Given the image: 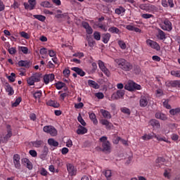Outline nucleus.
<instances>
[{"instance_id":"obj_10","label":"nucleus","mask_w":180,"mask_h":180,"mask_svg":"<svg viewBox=\"0 0 180 180\" xmlns=\"http://www.w3.org/2000/svg\"><path fill=\"white\" fill-rule=\"evenodd\" d=\"M54 74H46L44 76V82L46 85H48L49 82H52V81H54Z\"/></svg>"},{"instance_id":"obj_61","label":"nucleus","mask_w":180,"mask_h":180,"mask_svg":"<svg viewBox=\"0 0 180 180\" xmlns=\"http://www.w3.org/2000/svg\"><path fill=\"white\" fill-rule=\"evenodd\" d=\"M39 53L41 56H44V54H47V49L42 48L39 50Z\"/></svg>"},{"instance_id":"obj_20","label":"nucleus","mask_w":180,"mask_h":180,"mask_svg":"<svg viewBox=\"0 0 180 180\" xmlns=\"http://www.w3.org/2000/svg\"><path fill=\"white\" fill-rule=\"evenodd\" d=\"M4 88L6 91L8 92L9 96H11L14 94L13 88L11 86V84H9V83H6L4 85Z\"/></svg>"},{"instance_id":"obj_8","label":"nucleus","mask_w":180,"mask_h":180,"mask_svg":"<svg viewBox=\"0 0 180 180\" xmlns=\"http://www.w3.org/2000/svg\"><path fill=\"white\" fill-rule=\"evenodd\" d=\"M13 164L16 169H20V155L18 154L13 155Z\"/></svg>"},{"instance_id":"obj_17","label":"nucleus","mask_w":180,"mask_h":180,"mask_svg":"<svg viewBox=\"0 0 180 180\" xmlns=\"http://www.w3.org/2000/svg\"><path fill=\"white\" fill-rule=\"evenodd\" d=\"M71 70L72 71H75V72H76L77 75H79L80 77H85V72H84L82 69L75 67V68H72Z\"/></svg>"},{"instance_id":"obj_53","label":"nucleus","mask_w":180,"mask_h":180,"mask_svg":"<svg viewBox=\"0 0 180 180\" xmlns=\"http://www.w3.org/2000/svg\"><path fill=\"white\" fill-rule=\"evenodd\" d=\"M27 82L28 85H34V79H33V76H31L28 79H27Z\"/></svg>"},{"instance_id":"obj_57","label":"nucleus","mask_w":180,"mask_h":180,"mask_svg":"<svg viewBox=\"0 0 180 180\" xmlns=\"http://www.w3.org/2000/svg\"><path fill=\"white\" fill-rule=\"evenodd\" d=\"M49 174V172H47V170H46V169L42 168L40 170V174L42 175L43 176H47V174Z\"/></svg>"},{"instance_id":"obj_18","label":"nucleus","mask_w":180,"mask_h":180,"mask_svg":"<svg viewBox=\"0 0 180 180\" xmlns=\"http://www.w3.org/2000/svg\"><path fill=\"white\" fill-rule=\"evenodd\" d=\"M19 67H25V68H30V61L29 60H20L18 63Z\"/></svg>"},{"instance_id":"obj_40","label":"nucleus","mask_w":180,"mask_h":180,"mask_svg":"<svg viewBox=\"0 0 180 180\" xmlns=\"http://www.w3.org/2000/svg\"><path fill=\"white\" fill-rule=\"evenodd\" d=\"M170 115H172V116H175V115H178V113H180V108H174L169 110Z\"/></svg>"},{"instance_id":"obj_58","label":"nucleus","mask_w":180,"mask_h":180,"mask_svg":"<svg viewBox=\"0 0 180 180\" xmlns=\"http://www.w3.org/2000/svg\"><path fill=\"white\" fill-rule=\"evenodd\" d=\"M96 96L98 98V99H103V98H105L103 93L101 92L96 93Z\"/></svg>"},{"instance_id":"obj_25","label":"nucleus","mask_w":180,"mask_h":180,"mask_svg":"<svg viewBox=\"0 0 180 180\" xmlns=\"http://www.w3.org/2000/svg\"><path fill=\"white\" fill-rule=\"evenodd\" d=\"M153 137L154 139H156L158 141H165V143H171V141H168V139H167L165 136L161 137L160 135H157L155 134Z\"/></svg>"},{"instance_id":"obj_33","label":"nucleus","mask_w":180,"mask_h":180,"mask_svg":"<svg viewBox=\"0 0 180 180\" xmlns=\"http://www.w3.org/2000/svg\"><path fill=\"white\" fill-rule=\"evenodd\" d=\"M110 33H115V34H119L120 33V30L116 27H111L108 29Z\"/></svg>"},{"instance_id":"obj_50","label":"nucleus","mask_w":180,"mask_h":180,"mask_svg":"<svg viewBox=\"0 0 180 180\" xmlns=\"http://www.w3.org/2000/svg\"><path fill=\"white\" fill-rule=\"evenodd\" d=\"M67 16H68V13H65L63 14H57L56 15L55 18H56L57 19H63L64 18H67Z\"/></svg>"},{"instance_id":"obj_63","label":"nucleus","mask_w":180,"mask_h":180,"mask_svg":"<svg viewBox=\"0 0 180 180\" xmlns=\"http://www.w3.org/2000/svg\"><path fill=\"white\" fill-rule=\"evenodd\" d=\"M105 176L107 178H110V176H112V171L106 170L105 172Z\"/></svg>"},{"instance_id":"obj_5","label":"nucleus","mask_w":180,"mask_h":180,"mask_svg":"<svg viewBox=\"0 0 180 180\" xmlns=\"http://www.w3.org/2000/svg\"><path fill=\"white\" fill-rule=\"evenodd\" d=\"M146 44L147 46H149V47H151V49L156 50V51H160V50H161V46H160V44L151 39H147Z\"/></svg>"},{"instance_id":"obj_37","label":"nucleus","mask_w":180,"mask_h":180,"mask_svg":"<svg viewBox=\"0 0 180 180\" xmlns=\"http://www.w3.org/2000/svg\"><path fill=\"white\" fill-rule=\"evenodd\" d=\"M30 11H33L36 6V0H29Z\"/></svg>"},{"instance_id":"obj_47","label":"nucleus","mask_w":180,"mask_h":180,"mask_svg":"<svg viewBox=\"0 0 180 180\" xmlns=\"http://www.w3.org/2000/svg\"><path fill=\"white\" fill-rule=\"evenodd\" d=\"M121 112H122V113H124L125 115H130V113H131V112L130 111V109L124 107L121 108Z\"/></svg>"},{"instance_id":"obj_22","label":"nucleus","mask_w":180,"mask_h":180,"mask_svg":"<svg viewBox=\"0 0 180 180\" xmlns=\"http://www.w3.org/2000/svg\"><path fill=\"white\" fill-rule=\"evenodd\" d=\"M156 119H160V120H167L168 117L167 115L162 112H156L155 115Z\"/></svg>"},{"instance_id":"obj_24","label":"nucleus","mask_w":180,"mask_h":180,"mask_svg":"<svg viewBox=\"0 0 180 180\" xmlns=\"http://www.w3.org/2000/svg\"><path fill=\"white\" fill-rule=\"evenodd\" d=\"M102 147H103V151H107L108 153H110V142L107 141V142L103 143Z\"/></svg>"},{"instance_id":"obj_54","label":"nucleus","mask_w":180,"mask_h":180,"mask_svg":"<svg viewBox=\"0 0 180 180\" xmlns=\"http://www.w3.org/2000/svg\"><path fill=\"white\" fill-rule=\"evenodd\" d=\"M15 77H16V75L15 73H11V75L8 77V79L10 82H15Z\"/></svg>"},{"instance_id":"obj_46","label":"nucleus","mask_w":180,"mask_h":180,"mask_svg":"<svg viewBox=\"0 0 180 180\" xmlns=\"http://www.w3.org/2000/svg\"><path fill=\"white\" fill-rule=\"evenodd\" d=\"M41 6H43V8H51V4H50V2L45 1L41 3Z\"/></svg>"},{"instance_id":"obj_49","label":"nucleus","mask_w":180,"mask_h":180,"mask_svg":"<svg viewBox=\"0 0 180 180\" xmlns=\"http://www.w3.org/2000/svg\"><path fill=\"white\" fill-rule=\"evenodd\" d=\"M20 102H22V97H18V98H16L15 102L12 104V106L16 108L19 105V103H20Z\"/></svg>"},{"instance_id":"obj_15","label":"nucleus","mask_w":180,"mask_h":180,"mask_svg":"<svg viewBox=\"0 0 180 180\" xmlns=\"http://www.w3.org/2000/svg\"><path fill=\"white\" fill-rule=\"evenodd\" d=\"M82 26L84 29H86L87 34H92V33H94V30H92V27L87 22H82Z\"/></svg>"},{"instance_id":"obj_13","label":"nucleus","mask_w":180,"mask_h":180,"mask_svg":"<svg viewBox=\"0 0 180 180\" xmlns=\"http://www.w3.org/2000/svg\"><path fill=\"white\" fill-rule=\"evenodd\" d=\"M124 96V91L117 90L116 93L112 95V99H120Z\"/></svg>"},{"instance_id":"obj_55","label":"nucleus","mask_w":180,"mask_h":180,"mask_svg":"<svg viewBox=\"0 0 180 180\" xmlns=\"http://www.w3.org/2000/svg\"><path fill=\"white\" fill-rule=\"evenodd\" d=\"M19 72H20V75L21 77H25V75H26V69H25L23 68H20L19 69Z\"/></svg>"},{"instance_id":"obj_43","label":"nucleus","mask_w":180,"mask_h":180,"mask_svg":"<svg viewBox=\"0 0 180 180\" xmlns=\"http://www.w3.org/2000/svg\"><path fill=\"white\" fill-rule=\"evenodd\" d=\"M117 43L122 50H126V47L127 46H126V43H124V41L119 40Z\"/></svg>"},{"instance_id":"obj_14","label":"nucleus","mask_w":180,"mask_h":180,"mask_svg":"<svg viewBox=\"0 0 180 180\" xmlns=\"http://www.w3.org/2000/svg\"><path fill=\"white\" fill-rule=\"evenodd\" d=\"M167 86H172L173 88H180V81L179 80H173L166 82Z\"/></svg>"},{"instance_id":"obj_26","label":"nucleus","mask_w":180,"mask_h":180,"mask_svg":"<svg viewBox=\"0 0 180 180\" xmlns=\"http://www.w3.org/2000/svg\"><path fill=\"white\" fill-rule=\"evenodd\" d=\"M32 144L36 148H40V147H41V146H43V144H44V142L41 140L34 141L32 142Z\"/></svg>"},{"instance_id":"obj_51","label":"nucleus","mask_w":180,"mask_h":180,"mask_svg":"<svg viewBox=\"0 0 180 180\" xmlns=\"http://www.w3.org/2000/svg\"><path fill=\"white\" fill-rule=\"evenodd\" d=\"M141 18H143V19H150L151 18H154V15L152 14L143 13L141 14Z\"/></svg>"},{"instance_id":"obj_1","label":"nucleus","mask_w":180,"mask_h":180,"mask_svg":"<svg viewBox=\"0 0 180 180\" xmlns=\"http://www.w3.org/2000/svg\"><path fill=\"white\" fill-rule=\"evenodd\" d=\"M115 63L122 71L129 72L133 70V65L124 58H117L115 60Z\"/></svg>"},{"instance_id":"obj_41","label":"nucleus","mask_w":180,"mask_h":180,"mask_svg":"<svg viewBox=\"0 0 180 180\" xmlns=\"http://www.w3.org/2000/svg\"><path fill=\"white\" fill-rule=\"evenodd\" d=\"M162 162H165V158L161 157L157 158L156 163L158 164V167L162 165Z\"/></svg>"},{"instance_id":"obj_30","label":"nucleus","mask_w":180,"mask_h":180,"mask_svg":"<svg viewBox=\"0 0 180 180\" xmlns=\"http://www.w3.org/2000/svg\"><path fill=\"white\" fill-rule=\"evenodd\" d=\"M48 144L52 147H58V142L52 138L48 139Z\"/></svg>"},{"instance_id":"obj_34","label":"nucleus","mask_w":180,"mask_h":180,"mask_svg":"<svg viewBox=\"0 0 180 180\" xmlns=\"http://www.w3.org/2000/svg\"><path fill=\"white\" fill-rule=\"evenodd\" d=\"M155 134H145L142 136V139L147 141V140H152V139H154Z\"/></svg>"},{"instance_id":"obj_38","label":"nucleus","mask_w":180,"mask_h":180,"mask_svg":"<svg viewBox=\"0 0 180 180\" xmlns=\"http://www.w3.org/2000/svg\"><path fill=\"white\" fill-rule=\"evenodd\" d=\"M55 86H56V89H63V88H64V86H65V83L59 82L58 83H56Z\"/></svg>"},{"instance_id":"obj_35","label":"nucleus","mask_w":180,"mask_h":180,"mask_svg":"<svg viewBox=\"0 0 180 180\" xmlns=\"http://www.w3.org/2000/svg\"><path fill=\"white\" fill-rule=\"evenodd\" d=\"M117 15H122V13H124L126 12V9L122 6H120L118 8H116L115 11Z\"/></svg>"},{"instance_id":"obj_4","label":"nucleus","mask_w":180,"mask_h":180,"mask_svg":"<svg viewBox=\"0 0 180 180\" xmlns=\"http://www.w3.org/2000/svg\"><path fill=\"white\" fill-rule=\"evenodd\" d=\"M148 102H150V97L148 95H143L141 96L139 101L141 108H146V106L148 105Z\"/></svg>"},{"instance_id":"obj_2","label":"nucleus","mask_w":180,"mask_h":180,"mask_svg":"<svg viewBox=\"0 0 180 180\" xmlns=\"http://www.w3.org/2000/svg\"><path fill=\"white\" fill-rule=\"evenodd\" d=\"M124 89L127 91H140L141 89V86L140 84H137L133 81H129L124 86Z\"/></svg>"},{"instance_id":"obj_9","label":"nucleus","mask_w":180,"mask_h":180,"mask_svg":"<svg viewBox=\"0 0 180 180\" xmlns=\"http://www.w3.org/2000/svg\"><path fill=\"white\" fill-rule=\"evenodd\" d=\"M67 169L68 172L71 175V176H73V175H77V169L74 167V165L71 163L67 164Z\"/></svg>"},{"instance_id":"obj_3","label":"nucleus","mask_w":180,"mask_h":180,"mask_svg":"<svg viewBox=\"0 0 180 180\" xmlns=\"http://www.w3.org/2000/svg\"><path fill=\"white\" fill-rule=\"evenodd\" d=\"M160 27L165 32H171L172 30V22L168 18H165L159 24Z\"/></svg>"},{"instance_id":"obj_45","label":"nucleus","mask_w":180,"mask_h":180,"mask_svg":"<svg viewBox=\"0 0 180 180\" xmlns=\"http://www.w3.org/2000/svg\"><path fill=\"white\" fill-rule=\"evenodd\" d=\"M77 120L79 122V123H81L82 126H86V122H85V120H84L82 116H81V114H79Z\"/></svg>"},{"instance_id":"obj_42","label":"nucleus","mask_w":180,"mask_h":180,"mask_svg":"<svg viewBox=\"0 0 180 180\" xmlns=\"http://www.w3.org/2000/svg\"><path fill=\"white\" fill-rule=\"evenodd\" d=\"M42 94L41 91H37L33 94V96L35 99H40Z\"/></svg>"},{"instance_id":"obj_56","label":"nucleus","mask_w":180,"mask_h":180,"mask_svg":"<svg viewBox=\"0 0 180 180\" xmlns=\"http://www.w3.org/2000/svg\"><path fill=\"white\" fill-rule=\"evenodd\" d=\"M148 4H140L139 8L142 11H146L147 12Z\"/></svg>"},{"instance_id":"obj_32","label":"nucleus","mask_w":180,"mask_h":180,"mask_svg":"<svg viewBox=\"0 0 180 180\" xmlns=\"http://www.w3.org/2000/svg\"><path fill=\"white\" fill-rule=\"evenodd\" d=\"M88 84L89 85V86H91V88H94V89H98V88H99L98 83H96L94 80H88Z\"/></svg>"},{"instance_id":"obj_62","label":"nucleus","mask_w":180,"mask_h":180,"mask_svg":"<svg viewBox=\"0 0 180 180\" xmlns=\"http://www.w3.org/2000/svg\"><path fill=\"white\" fill-rule=\"evenodd\" d=\"M20 36H21V37H24V39H29V34H27L25 32H21Z\"/></svg>"},{"instance_id":"obj_29","label":"nucleus","mask_w":180,"mask_h":180,"mask_svg":"<svg viewBox=\"0 0 180 180\" xmlns=\"http://www.w3.org/2000/svg\"><path fill=\"white\" fill-rule=\"evenodd\" d=\"M47 154H49V148H47V146H44L42 150V153L40 155V158L41 160H44V158L47 157Z\"/></svg>"},{"instance_id":"obj_59","label":"nucleus","mask_w":180,"mask_h":180,"mask_svg":"<svg viewBox=\"0 0 180 180\" xmlns=\"http://www.w3.org/2000/svg\"><path fill=\"white\" fill-rule=\"evenodd\" d=\"M29 153H30V155L32 157H34V158L37 157V152H36V150H30Z\"/></svg>"},{"instance_id":"obj_31","label":"nucleus","mask_w":180,"mask_h":180,"mask_svg":"<svg viewBox=\"0 0 180 180\" xmlns=\"http://www.w3.org/2000/svg\"><path fill=\"white\" fill-rule=\"evenodd\" d=\"M158 11V8H157V6L148 4L147 12H157Z\"/></svg>"},{"instance_id":"obj_16","label":"nucleus","mask_w":180,"mask_h":180,"mask_svg":"<svg viewBox=\"0 0 180 180\" xmlns=\"http://www.w3.org/2000/svg\"><path fill=\"white\" fill-rule=\"evenodd\" d=\"M100 123H101L103 126H105V129H107L108 130H110V129L113 127V124H112L111 122L105 119L101 120L100 121Z\"/></svg>"},{"instance_id":"obj_27","label":"nucleus","mask_w":180,"mask_h":180,"mask_svg":"<svg viewBox=\"0 0 180 180\" xmlns=\"http://www.w3.org/2000/svg\"><path fill=\"white\" fill-rule=\"evenodd\" d=\"M89 119L93 122L94 124H98V119H96V115L94 112H89Z\"/></svg>"},{"instance_id":"obj_12","label":"nucleus","mask_w":180,"mask_h":180,"mask_svg":"<svg viewBox=\"0 0 180 180\" xmlns=\"http://www.w3.org/2000/svg\"><path fill=\"white\" fill-rule=\"evenodd\" d=\"M156 30L158 32L156 37L158 39H159V40H165L167 39V34L165 32H164V31L160 28H157Z\"/></svg>"},{"instance_id":"obj_52","label":"nucleus","mask_w":180,"mask_h":180,"mask_svg":"<svg viewBox=\"0 0 180 180\" xmlns=\"http://www.w3.org/2000/svg\"><path fill=\"white\" fill-rule=\"evenodd\" d=\"M94 37L95 40H97V41L101 40V32H94Z\"/></svg>"},{"instance_id":"obj_36","label":"nucleus","mask_w":180,"mask_h":180,"mask_svg":"<svg viewBox=\"0 0 180 180\" xmlns=\"http://www.w3.org/2000/svg\"><path fill=\"white\" fill-rule=\"evenodd\" d=\"M48 105L49 106H52L53 108H59L60 107V103H57L55 101H48Z\"/></svg>"},{"instance_id":"obj_39","label":"nucleus","mask_w":180,"mask_h":180,"mask_svg":"<svg viewBox=\"0 0 180 180\" xmlns=\"http://www.w3.org/2000/svg\"><path fill=\"white\" fill-rule=\"evenodd\" d=\"M34 18L40 20V22H44V20H46V16L42 15H34Z\"/></svg>"},{"instance_id":"obj_11","label":"nucleus","mask_w":180,"mask_h":180,"mask_svg":"<svg viewBox=\"0 0 180 180\" xmlns=\"http://www.w3.org/2000/svg\"><path fill=\"white\" fill-rule=\"evenodd\" d=\"M11 137H12V129H11L10 125H7V134L2 139V142L7 143Z\"/></svg>"},{"instance_id":"obj_19","label":"nucleus","mask_w":180,"mask_h":180,"mask_svg":"<svg viewBox=\"0 0 180 180\" xmlns=\"http://www.w3.org/2000/svg\"><path fill=\"white\" fill-rule=\"evenodd\" d=\"M100 112L105 119H112V115H110V112L106 110L101 109L100 110Z\"/></svg>"},{"instance_id":"obj_21","label":"nucleus","mask_w":180,"mask_h":180,"mask_svg":"<svg viewBox=\"0 0 180 180\" xmlns=\"http://www.w3.org/2000/svg\"><path fill=\"white\" fill-rule=\"evenodd\" d=\"M150 124L153 127H155V129H160V127H161V124H160V122L157 120H151L150 121Z\"/></svg>"},{"instance_id":"obj_6","label":"nucleus","mask_w":180,"mask_h":180,"mask_svg":"<svg viewBox=\"0 0 180 180\" xmlns=\"http://www.w3.org/2000/svg\"><path fill=\"white\" fill-rule=\"evenodd\" d=\"M44 131L45 133H49L53 137L57 136V129L53 126H45L44 127Z\"/></svg>"},{"instance_id":"obj_64","label":"nucleus","mask_w":180,"mask_h":180,"mask_svg":"<svg viewBox=\"0 0 180 180\" xmlns=\"http://www.w3.org/2000/svg\"><path fill=\"white\" fill-rule=\"evenodd\" d=\"M49 55L51 57H56L57 56V54L56 53V51H54L53 50H49Z\"/></svg>"},{"instance_id":"obj_60","label":"nucleus","mask_w":180,"mask_h":180,"mask_svg":"<svg viewBox=\"0 0 180 180\" xmlns=\"http://www.w3.org/2000/svg\"><path fill=\"white\" fill-rule=\"evenodd\" d=\"M8 53L11 55L15 54L16 53V48H13V47L9 48Z\"/></svg>"},{"instance_id":"obj_23","label":"nucleus","mask_w":180,"mask_h":180,"mask_svg":"<svg viewBox=\"0 0 180 180\" xmlns=\"http://www.w3.org/2000/svg\"><path fill=\"white\" fill-rule=\"evenodd\" d=\"M111 35L110 33L103 34L102 35V41L104 42L105 44H108L109 40H110Z\"/></svg>"},{"instance_id":"obj_7","label":"nucleus","mask_w":180,"mask_h":180,"mask_svg":"<svg viewBox=\"0 0 180 180\" xmlns=\"http://www.w3.org/2000/svg\"><path fill=\"white\" fill-rule=\"evenodd\" d=\"M98 67L100 70L104 72L105 75L106 77H110V71L108 70L106 66H105V63H103L102 60H98Z\"/></svg>"},{"instance_id":"obj_44","label":"nucleus","mask_w":180,"mask_h":180,"mask_svg":"<svg viewBox=\"0 0 180 180\" xmlns=\"http://www.w3.org/2000/svg\"><path fill=\"white\" fill-rule=\"evenodd\" d=\"M171 75L180 78V70H172L170 72Z\"/></svg>"},{"instance_id":"obj_48","label":"nucleus","mask_w":180,"mask_h":180,"mask_svg":"<svg viewBox=\"0 0 180 180\" xmlns=\"http://www.w3.org/2000/svg\"><path fill=\"white\" fill-rule=\"evenodd\" d=\"M19 50L23 53V54H27L29 53V49L26 46H20Z\"/></svg>"},{"instance_id":"obj_28","label":"nucleus","mask_w":180,"mask_h":180,"mask_svg":"<svg viewBox=\"0 0 180 180\" xmlns=\"http://www.w3.org/2000/svg\"><path fill=\"white\" fill-rule=\"evenodd\" d=\"M88 132V129L86 128L79 125V128L77 130V134H85V133Z\"/></svg>"}]
</instances>
